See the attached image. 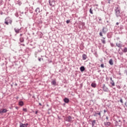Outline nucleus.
<instances>
[{
  "instance_id": "1",
  "label": "nucleus",
  "mask_w": 127,
  "mask_h": 127,
  "mask_svg": "<svg viewBox=\"0 0 127 127\" xmlns=\"http://www.w3.org/2000/svg\"><path fill=\"white\" fill-rule=\"evenodd\" d=\"M49 3L51 6H55V1L54 0H49Z\"/></svg>"
},
{
  "instance_id": "2",
  "label": "nucleus",
  "mask_w": 127,
  "mask_h": 127,
  "mask_svg": "<svg viewBox=\"0 0 127 127\" xmlns=\"http://www.w3.org/2000/svg\"><path fill=\"white\" fill-rule=\"evenodd\" d=\"M65 121L69 123H72V122H73V121L72 120V117L71 116H68L67 117H66Z\"/></svg>"
},
{
  "instance_id": "3",
  "label": "nucleus",
  "mask_w": 127,
  "mask_h": 127,
  "mask_svg": "<svg viewBox=\"0 0 127 127\" xmlns=\"http://www.w3.org/2000/svg\"><path fill=\"white\" fill-rule=\"evenodd\" d=\"M116 127H122V121L119 120L118 121L116 122Z\"/></svg>"
},
{
  "instance_id": "4",
  "label": "nucleus",
  "mask_w": 127,
  "mask_h": 127,
  "mask_svg": "<svg viewBox=\"0 0 127 127\" xmlns=\"http://www.w3.org/2000/svg\"><path fill=\"white\" fill-rule=\"evenodd\" d=\"M115 12H117V11H121V7H120V6L119 5H116L115 6Z\"/></svg>"
},
{
  "instance_id": "5",
  "label": "nucleus",
  "mask_w": 127,
  "mask_h": 127,
  "mask_svg": "<svg viewBox=\"0 0 127 127\" xmlns=\"http://www.w3.org/2000/svg\"><path fill=\"white\" fill-rule=\"evenodd\" d=\"M102 32L104 34H106V33L108 32V28H107V27H103Z\"/></svg>"
},
{
  "instance_id": "6",
  "label": "nucleus",
  "mask_w": 127,
  "mask_h": 127,
  "mask_svg": "<svg viewBox=\"0 0 127 127\" xmlns=\"http://www.w3.org/2000/svg\"><path fill=\"white\" fill-rule=\"evenodd\" d=\"M8 111L6 109H2L0 110V114H4Z\"/></svg>"
},
{
  "instance_id": "7",
  "label": "nucleus",
  "mask_w": 127,
  "mask_h": 127,
  "mask_svg": "<svg viewBox=\"0 0 127 127\" xmlns=\"http://www.w3.org/2000/svg\"><path fill=\"white\" fill-rule=\"evenodd\" d=\"M41 11H42V10H40V8L39 7H37L35 10V12H36V14H38V13H40V12Z\"/></svg>"
},
{
  "instance_id": "8",
  "label": "nucleus",
  "mask_w": 127,
  "mask_h": 127,
  "mask_svg": "<svg viewBox=\"0 0 127 127\" xmlns=\"http://www.w3.org/2000/svg\"><path fill=\"white\" fill-rule=\"evenodd\" d=\"M103 90L104 92H108V91H109V89L106 87V85L105 84L103 85Z\"/></svg>"
},
{
  "instance_id": "9",
  "label": "nucleus",
  "mask_w": 127,
  "mask_h": 127,
  "mask_svg": "<svg viewBox=\"0 0 127 127\" xmlns=\"http://www.w3.org/2000/svg\"><path fill=\"white\" fill-rule=\"evenodd\" d=\"M117 17H120L121 16V11H118L115 12Z\"/></svg>"
},
{
  "instance_id": "10",
  "label": "nucleus",
  "mask_w": 127,
  "mask_h": 127,
  "mask_svg": "<svg viewBox=\"0 0 127 127\" xmlns=\"http://www.w3.org/2000/svg\"><path fill=\"white\" fill-rule=\"evenodd\" d=\"M116 46H117V47H119V48H121V47H123V44H122V43H116Z\"/></svg>"
},
{
  "instance_id": "11",
  "label": "nucleus",
  "mask_w": 127,
  "mask_h": 127,
  "mask_svg": "<svg viewBox=\"0 0 127 127\" xmlns=\"http://www.w3.org/2000/svg\"><path fill=\"white\" fill-rule=\"evenodd\" d=\"M64 103H66V104H67V103H69V99L67 98H65L64 99Z\"/></svg>"
},
{
  "instance_id": "12",
  "label": "nucleus",
  "mask_w": 127,
  "mask_h": 127,
  "mask_svg": "<svg viewBox=\"0 0 127 127\" xmlns=\"http://www.w3.org/2000/svg\"><path fill=\"white\" fill-rule=\"evenodd\" d=\"M82 59L83 60H86L87 59V55L86 54H83L82 55Z\"/></svg>"
},
{
  "instance_id": "13",
  "label": "nucleus",
  "mask_w": 127,
  "mask_h": 127,
  "mask_svg": "<svg viewBox=\"0 0 127 127\" xmlns=\"http://www.w3.org/2000/svg\"><path fill=\"white\" fill-rule=\"evenodd\" d=\"M102 38L103 39H101V42H102L103 44H105L106 43V40H105L106 38L103 37Z\"/></svg>"
},
{
  "instance_id": "14",
  "label": "nucleus",
  "mask_w": 127,
  "mask_h": 127,
  "mask_svg": "<svg viewBox=\"0 0 127 127\" xmlns=\"http://www.w3.org/2000/svg\"><path fill=\"white\" fill-rule=\"evenodd\" d=\"M105 126H106V127H110L111 126V122H107L106 123H104Z\"/></svg>"
},
{
  "instance_id": "15",
  "label": "nucleus",
  "mask_w": 127,
  "mask_h": 127,
  "mask_svg": "<svg viewBox=\"0 0 127 127\" xmlns=\"http://www.w3.org/2000/svg\"><path fill=\"white\" fill-rule=\"evenodd\" d=\"M80 70L81 72H84L85 71V67L84 66H81L80 67Z\"/></svg>"
},
{
  "instance_id": "16",
  "label": "nucleus",
  "mask_w": 127,
  "mask_h": 127,
  "mask_svg": "<svg viewBox=\"0 0 127 127\" xmlns=\"http://www.w3.org/2000/svg\"><path fill=\"white\" fill-rule=\"evenodd\" d=\"M14 30L16 33H19V31H20V29L14 28Z\"/></svg>"
},
{
  "instance_id": "17",
  "label": "nucleus",
  "mask_w": 127,
  "mask_h": 127,
  "mask_svg": "<svg viewBox=\"0 0 127 127\" xmlns=\"http://www.w3.org/2000/svg\"><path fill=\"white\" fill-rule=\"evenodd\" d=\"M91 87H92V88H96V87H97V84L95 83H92L91 84Z\"/></svg>"
},
{
  "instance_id": "18",
  "label": "nucleus",
  "mask_w": 127,
  "mask_h": 127,
  "mask_svg": "<svg viewBox=\"0 0 127 127\" xmlns=\"http://www.w3.org/2000/svg\"><path fill=\"white\" fill-rule=\"evenodd\" d=\"M109 63L110 65H114V63L113 62V60L112 59H110Z\"/></svg>"
},
{
  "instance_id": "19",
  "label": "nucleus",
  "mask_w": 127,
  "mask_h": 127,
  "mask_svg": "<svg viewBox=\"0 0 127 127\" xmlns=\"http://www.w3.org/2000/svg\"><path fill=\"white\" fill-rule=\"evenodd\" d=\"M23 105H24V103H23V102L22 101H20L19 102V105L21 106V107H22V106H23Z\"/></svg>"
},
{
  "instance_id": "20",
  "label": "nucleus",
  "mask_w": 127,
  "mask_h": 127,
  "mask_svg": "<svg viewBox=\"0 0 127 127\" xmlns=\"http://www.w3.org/2000/svg\"><path fill=\"white\" fill-rule=\"evenodd\" d=\"M123 52H124V53H127V48L126 47L123 50H122Z\"/></svg>"
},
{
  "instance_id": "21",
  "label": "nucleus",
  "mask_w": 127,
  "mask_h": 127,
  "mask_svg": "<svg viewBox=\"0 0 127 127\" xmlns=\"http://www.w3.org/2000/svg\"><path fill=\"white\" fill-rule=\"evenodd\" d=\"M98 115H99V116H100L101 117V113H100V112L98 113H95V114L94 115V117H97Z\"/></svg>"
},
{
  "instance_id": "22",
  "label": "nucleus",
  "mask_w": 127,
  "mask_h": 127,
  "mask_svg": "<svg viewBox=\"0 0 127 127\" xmlns=\"http://www.w3.org/2000/svg\"><path fill=\"white\" fill-rule=\"evenodd\" d=\"M91 122H92V126L93 127L95 125V124H96V120L92 121Z\"/></svg>"
},
{
  "instance_id": "23",
  "label": "nucleus",
  "mask_w": 127,
  "mask_h": 127,
  "mask_svg": "<svg viewBox=\"0 0 127 127\" xmlns=\"http://www.w3.org/2000/svg\"><path fill=\"white\" fill-rule=\"evenodd\" d=\"M52 85H54L55 86L56 85V80H54L52 81Z\"/></svg>"
},
{
  "instance_id": "24",
  "label": "nucleus",
  "mask_w": 127,
  "mask_h": 127,
  "mask_svg": "<svg viewBox=\"0 0 127 127\" xmlns=\"http://www.w3.org/2000/svg\"><path fill=\"white\" fill-rule=\"evenodd\" d=\"M110 84H111L112 86H113L115 85V81H114V80L111 81V82H110Z\"/></svg>"
},
{
  "instance_id": "25",
  "label": "nucleus",
  "mask_w": 127,
  "mask_h": 127,
  "mask_svg": "<svg viewBox=\"0 0 127 127\" xmlns=\"http://www.w3.org/2000/svg\"><path fill=\"white\" fill-rule=\"evenodd\" d=\"M20 127H27L25 124H21L20 125Z\"/></svg>"
},
{
  "instance_id": "26",
  "label": "nucleus",
  "mask_w": 127,
  "mask_h": 127,
  "mask_svg": "<svg viewBox=\"0 0 127 127\" xmlns=\"http://www.w3.org/2000/svg\"><path fill=\"white\" fill-rule=\"evenodd\" d=\"M20 42H23V41H24V39H23V38H20Z\"/></svg>"
},
{
  "instance_id": "27",
  "label": "nucleus",
  "mask_w": 127,
  "mask_h": 127,
  "mask_svg": "<svg viewBox=\"0 0 127 127\" xmlns=\"http://www.w3.org/2000/svg\"><path fill=\"white\" fill-rule=\"evenodd\" d=\"M89 12L91 14H93V10H92V8H90L89 9Z\"/></svg>"
},
{
  "instance_id": "28",
  "label": "nucleus",
  "mask_w": 127,
  "mask_h": 127,
  "mask_svg": "<svg viewBox=\"0 0 127 127\" xmlns=\"http://www.w3.org/2000/svg\"><path fill=\"white\" fill-rule=\"evenodd\" d=\"M7 18L5 20V23L6 24V25H8V21H6Z\"/></svg>"
},
{
  "instance_id": "29",
  "label": "nucleus",
  "mask_w": 127,
  "mask_h": 127,
  "mask_svg": "<svg viewBox=\"0 0 127 127\" xmlns=\"http://www.w3.org/2000/svg\"><path fill=\"white\" fill-rule=\"evenodd\" d=\"M99 35H100V36L103 37V32H100L99 33Z\"/></svg>"
},
{
  "instance_id": "30",
  "label": "nucleus",
  "mask_w": 127,
  "mask_h": 127,
  "mask_svg": "<svg viewBox=\"0 0 127 127\" xmlns=\"http://www.w3.org/2000/svg\"><path fill=\"white\" fill-rule=\"evenodd\" d=\"M23 111L24 112H27V109H26V108H23Z\"/></svg>"
},
{
  "instance_id": "31",
  "label": "nucleus",
  "mask_w": 127,
  "mask_h": 127,
  "mask_svg": "<svg viewBox=\"0 0 127 127\" xmlns=\"http://www.w3.org/2000/svg\"><path fill=\"white\" fill-rule=\"evenodd\" d=\"M66 23L68 24V23H70V20H67L66 21Z\"/></svg>"
},
{
  "instance_id": "32",
  "label": "nucleus",
  "mask_w": 127,
  "mask_h": 127,
  "mask_svg": "<svg viewBox=\"0 0 127 127\" xmlns=\"http://www.w3.org/2000/svg\"><path fill=\"white\" fill-rule=\"evenodd\" d=\"M104 67H105V66H104V64H101V68H104Z\"/></svg>"
},
{
  "instance_id": "33",
  "label": "nucleus",
  "mask_w": 127,
  "mask_h": 127,
  "mask_svg": "<svg viewBox=\"0 0 127 127\" xmlns=\"http://www.w3.org/2000/svg\"><path fill=\"white\" fill-rule=\"evenodd\" d=\"M8 22H9V23H10V24H11L12 21L11 20H9Z\"/></svg>"
},
{
  "instance_id": "34",
  "label": "nucleus",
  "mask_w": 127,
  "mask_h": 127,
  "mask_svg": "<svg viewBox=\"0 0 127 127\" xmlns=\"http://www.w3.org/2000/svg\"><path fill=\"white\" fill-rule=\"evenodd\" d=\"M120 102L122 103V104H123L124 103V102L123 101V99H120Z\"/></svg>"
},
{
  "instance_id": "35",
  "label": "nucleus",
  "mask_w": 127,
  "mask_h": 127,
  "mask_svg": "<svg viewBox=\"0 0 127 127\" xmlns=\"http://www.w3.org/2000/svg\"><path fill=\"white\" fill-rule=\"evenodd\" d=\"M41 60H43V59H42H42L41 58L39 59V61H40V62L41 61Z\"/></svg>"
},
{
  "instance_id": "36",
  "label": "nucleus",
  "mask_w": 127,
  "mask_h": 127,
  "mask_svg": "<svg viewBox=\"0 0 127 127\" xmlns=\"http://www.w3.org/2000/svg\"><path fill=\"white\" fill-rule=\"evenodd\" d=\"M37 114H38V111H36L35 112V114H36V115H37Z\"/></svg>"
},
{
  "instance_id": "37",
  "label": "nucleus",
  "mask_w": 127,
  "mask_h": 127,
  "mask_svg": "<svg viewBox=\"0 0 127 127\" xmlns=\"http://www.w3.org/2000/svg\"><path fill=\"white\" fill-rule=\"evenodd\" d=\"M106 120H109V117H108V116H107L106 118Z\"/></svg>"
},
{
  "instance_id": "38",
  "label": "nucleus",
  "mask_w": 127,
  "mask_h": 127,
  "mask_svg": "<svg viewBox=\"0 0 127 127\" xmlns=\"http://www.w3.org/2000/svg\"><path fill=\"white\" fill-rule=\"evenodd\" d=\"M111 46H112V47H114V44H112Z\"/></svg>"
},
{
  "instance_id": "39",
  "label": "nucleus",
  "mask_w": 127,
  "mask_h": 127,
  "mask_svg": "<svg viewBox=\"0 0 127 127\" xmlns=\"http://www.w3.org/2000/svg\"><path fill=\"white\" fill-rule=\"evenodd\" d=\"M110 80H111V81H113V78H112V77H110Z\"/></svg>"
},
{
  "instance_id": "40",
  "label": "nucleus",
  "mask_w": 127,
  "mask_h": 127,
  "mask_svg": "<svg viewBox=\"0 0 127 127\" xmlns=\"http://www.w3.org/2000/svg\"><path fill=\"white\" fill-rule=\"evenodd\" d=\"M104 113H107V111L105 110H104Z\"/></svg>"
},
{
  "instance_id": "41",
  "label": "nucleus",
  "mask_w": 127,
  "mask_h": 127,
  "mask_svg": "<svg viewBox=\"0 0 127 127\" xmlns=\"http://www.w3.org/2000/svg\"><path fill=\"white\" fill-rule=\"evenodd\" d=\"M116 25H119V22H117V23H116Z\"/></svg>"
},
{
  "instance_id": "42",
  "label": "nucleus",
  "mask_w": 127,
  "mask_h": 127,
  "mask_svg": "<svg viewBox=\"0 0 127 127\" xmlns=\"http://www.w3.org/2000/svg\"><path fill=\"white\" fill-rule=\"evenodd\" d=\"M25 126H26V127H27V126H28V124H26V125H25Z\"/></svg>"
},
{
  "instance_id": "43",
  "label": "nucleus",
  "mask_w": 127,
  "mask_h": 127,
  "mask_svg": "<svg viewBox=\"0 0 127 127\" xmlns=\"http://www.w3.org/2000/svg\"><path fill=\"white\" fill-rule=\"evenodd\" d=\"M39 106H42V105H41V103H39Z\"/></svg>"
},
{
  "instance_id": "44",
  "label": "nucleus",
  "mask_w": 127,
  "mask_h": 127,
  "mask_svg": "<svg viewBox=\"0 0 127 127\" xmlns=\"http://www.w3.org/2000/svg\"><path fill=\"white\" fill-rule=\"evenodd\" d=\"M117 40H119V39H120V38H117Z\"/></svg>"
},
{
  "instance_id": "45",
  "label": "nucleus",
  "mask_w": 127,
  "mask_h": 127,
  "mask_svg": "<svg viewBox=\"0 0 127 127\" xmlns=\"http://www.w3.org/2000/svg\"><path fill=\"white\" fill-rule=\"evenodd\" d=\"M20 35V36H22V34H21Z\"/></svg>"
},
{
  "instance_id": "46",
  "label": "nucleus",
  "mask_w": 127,
  "mask_h": 127,
  "mask_svg": "<svg viewBox=\"0 0 127 127\" xmlns=\"http://www.w3.org/2000/svg\"><path fill=\"white\" fill-rule=\"evenodd\" d=\"M109 0L108 3H110V0Z\"/></svg>"
},
{
  "instance_id": "47",
  "label": "nucleus",
  "mask_w": 127,
  "mask_h": 127,
  "mask_svg": "<svg viewBox=\"0 0 127 127\" xmlns=\"http://www.w3.org/2000/svg\"><path fill=\"white\" fill-rule=\"evenodd\" d=\"M33 98H34V96H33Z\"/></svg>"
},
{
  "instance_id": "48",
  "label": "nucleus",
  "mask_w": 127,
  "mask_h": 127,
  "mask_svg": "<svg viewBox=\"0 0 127 127\" xmlns=\"http://www.w3.org/2000/svg\"><path fill=\"white\" fill-rule=\"evenodd\" d=\"M17 84H16V86L17 85Z\"/></svg>"
}]
</instances>
